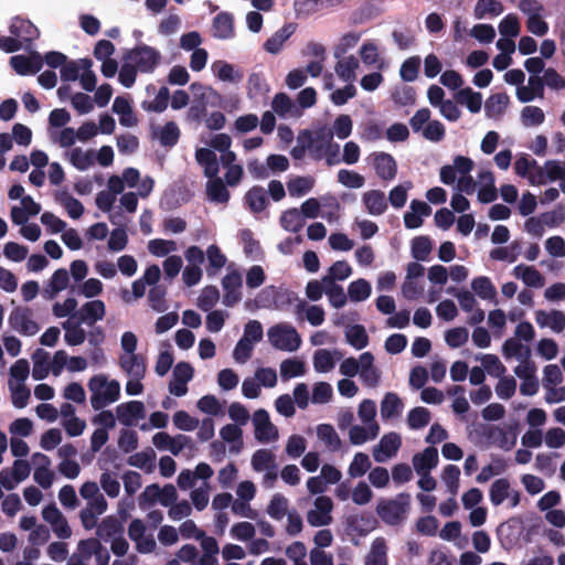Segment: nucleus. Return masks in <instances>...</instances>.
<instances>
[{"instance_id":"nucleus-1","label":"nucleus","mask_w":565,"mask_h":565,"mask_svg":"<svg viewBox=\"0 0 565 565\" xmlns=\"http://www.w3.org/2000/svg\"><path fill=\"white\" fill-rule=\"evenodd\" d=\"M87 386L92 393L90 404L95 411L116 402L120 396L119 382L116 380L108 381L105 374L92 376Z\"/></svg>"},{"instance_id":"nucleus-2","label":"nucleus","mask_w":565,"mask_h":565,"mask_svg":"<svg viewBox=\"0 0 565 565\" xmlns=\"http://www.w3.org/2000/svg\"><path fill=\"white\" fill-rule=\"evenodd\" d=\"M411 495L406 492L398 493L394 499H382L376 505V513L388 525H397L409 510Z\"/></svg>"},{"instance_id":"nucleus-3","label":"nucleus","mask_w":565,"mask_h":565,"mask_svg":"<svg viewBox=\"0 0 565 565\" xmlns=\"http://www.w3.org/2000/svg\"><path fill=\"white\" fill-rule=\"evenodd\" d=\"M122 58L131 62L141 73H152L160 63L161 54L152 46L140 44L126 51Z\"/></svg>"},{"instance_id":"nucleus-4","label":"nucleus","mask_w":565,"mask_h":565,"mask_svg":"<svg viewBox=\"0 0 565 565\" xmlns=\"http://www.w3.org/2000/svg\"><path fill=\"white\" fill-rule=\"evenodd\" d=\"M267 335L271 345L281 351L292 352L298 350L301 344V339L296 328L287 323L271 327Z\"/></svg>"},{"instance_id":"nucleus-5","label":"nucleus","mask_w":565,"mask_h":565,"mask_svg":"<svg viewBox=\"0 0 565 565\" xmlns=\"http://www.w3.org/2000/svg\"><path fill=\"white\" fill-rule=\"evenodd\" d=\"M32 309L29 307H15L9 315V326L21 335H34L40 326L32 319Z\"/></svg>"},{"instance_id":"nucleus-6","label":"nucleus","mask_w":565,"mask_h":565,"mask_svg":"<svg viewBox=\"0 0 565 565\" xmlns=\"http://www.w3.org/2000/svg\"><path fill=\"white\" fill-rule=\"evenodd\" d=\"M194 370L188 362H179L172 372V380L169 383V392L178 397L188 393V382L193 377Z\"/></svg>"},{"instance_id":"nucleus-7","label":"nucleus","mask_w":565,"mask_h":565,"mask_svg":"<svg viewBox=\"0 0 565 565\" xmlns=\"http://www.w3.org/2000/svg\"><path fill=\"white\" fill-rule=\"evenodd\" d=\"M253 424L255 426V438L260 443H267L278 438V430L270 422L267 411L260 408L253 415Z\"/></svg>"},{"instance_id":"nucleus-8","label":"nucleus","mask_w":565,"mask_h":565,"mask_svg":"<svg viewBox=\"0 0 565 565\" xmlns=\"http://www.w3.org/2000/svg\"><path fill=\"white\" fill-rule=\"evenodd\" d=\"M402 445L401 436L397 433L385 434L373 449V457L376 462H384L394 457Z\"/></svg>"},{"instance_id":"nucleus-9","label":"nucleus","mask_w":565,"mask_h":565,"mask_svg":"<svg viewBox=\"0 0 565 565\" xmlns=\"http://www.w3.org/2000/svg\"><path fill=\"white\" fill-rule=\"evenodd\" d=\"M10 65L19 75L36 74L43 67V57L38 52L29 56L14 55L10 58Z\"/></svg>"},{"instance_id":"nucleus-10","label":"nucleus","mask_w":565,"mask_h":565,"mask_svg":"<svg viewBox=\"0 0 565 565\" xmlns=\"http://www.w3.org/2000/svg\"><path fill=\"white\" fill-rule=\"evenodd\" d=\"M222 287L224 289L223 303L226 307H233L242 298L239 291L242 287V275L237 270L228 273L222 279Z\"/></svg>"},{"instance_id":"nucleus-11","label":"nucleus","mask_w":565,"mask_h":565,"mask_svg":"<svg viewBox=\"0 0 565 565\" xmlns=\"http://www.w3.org/2000/svg\"><path fill=\"white\" fill-rule=\"evenodd\" d=\"M484 436L491 444L504 450L512 449L516 443V433L512 427L505 429L499 426H489L484 431Z\"/></svg>"},{"instance_id":"nucleus-12","label":"nucleus","mask_w":565,"mask_h":565,"mask_svg":"<svg viewBox=\"0 0 565 565\" xmlns=\"http://www.w3.org/2000/svg\"><path fill=\"white\" fill-rule=\"evenodd\" d=\"M120 369L130 377H145L147 372L146 359L142 354H121L118 359Z\"/></svg>"},{"instance_id":"nucleus-13","label":"nucleus","mask_w":565,"mask_h":565,"mask_svg":"<svg viewBox=\"0 0 565 565\" xmlns=\"http://www.w3.org/2000/svg\"><path fill=\"white\" fill-rule=\"evenodd\" d=\"M118 420L125 426H132L135 420L142 419L146 415L145 405L140 401L122 403L116 408Z\"/></svg>"},{"instance_id":"nucleus-14","label":"nucleus","mask_w":565,"mask_h":565,"mask_svg":"<svg viewBox=\"0 0 565 565\" xmlns=\"http://www.w3.org/2000/svg\"><path fill=\"white\" fill-rule=\"evenodd\" d=\"M10 33L21 42L31 43L39 38V29L28 19L15 17L9 28Z\"/></svg>"},{"instance_id":"nucleus-15","label":"nucleus","mask_w":565,"mask_h":565,"mask_svg":"<svg viewBox=\"0 0 565 565\" xmlns=\"http://www.w3.org/2000/svg\"><path fill=\"white\" fill-rule=\"evenodd\" d=\"M106 308L102 300H92L82 306L74 317H77L78 323L94 324L105 317Z\"/></svg>"},{"instance_id":"nucleus-16","label":"nucleus","mask_w":565,"mask_h":565,"mask_svg":"<svg viewBox=\"0 0 565 565\" xmlns=\"http://www.w3.org/2000/svg\"><path fill=\"white\" fill-rule=\"evenodd\" d=\"M374 169L379 178L385 181L393 180L397 173V164L392 154L379 152L374 157Z\"/></svg>"},{"instance_id":"nucleus-17","label":"nucleus","mask_w":565,"mask_h":565,"mask_svg":"<svg viewBox=\"0 0 565 565\" xmlns=\"http://www.w3.org/2000/svg\"><path fill=\"white\" fill-rule=\"evenodd\" d=\"M195 160L201 167H203L204 175L209 178V180L218 178L220 163L213 150L199 148L195 151Z\"/></svg>"},{"instance_id":"nucleus-18","label":"nucleus","mask_w":565,"mask_h":565,"mask_svg":"<svg viewBox=\"0 0 565 565\" xmlns=\"http://www.w3.org/2000/svg\"><path fill=\"white\" fill-rule=\"evenodd\" d=\"M438 463V450L430 446L424 449L423 452L416 454L413 457V466L418 475H427Z\"/></svg>"},{"instance_id":"nucleus-19","label":"nucleus","mask_w":565,"mask_h":565,"mask_svg":"<svg viewBox=\"0 0 565 565\" xmlns=\"http://www.w3.org/2000/svg\"><path fill=\"white\" fill-rule=\"evenodd\" d=\"M535 320L540 327H550L557 333L565 329V313L559 310H552L550 312L539 310L535 313Z\"/></svg>"},{"instance_id":"nucleus-20","label":"nucleus","mask_w":565,"mask_h":565,"mask_svg":"<svg viewBox=\"0 0 565 565\" xmlns=\"http://www.w3.org/2000/svg\"><path fill=\"white\" fill-rule=\"evenodd\" d=\"M213 35L221 40H227L234 36V18L228 12H221L213 19Z\"/></svg>"},{"instance_id":"nucleus-21","label":"nucleus","mask_w":565,"mask_h":565,"mask_svg":"<svg viewBox=\"0 0 565 565\" xmlns=\"http://www.w3.org/2000/svg\"><path fill=\"white\" fill-rule=\"evenodd\" d=\"M513 274L516 278L522 279L527 287L541 288L545 284L544 276L533 266L520 264L514 267Z\"/></svg>"},{"instance_id":"nucleus-22","label":"nucleus","mask_w":565,"mask_h":565,"mask_svg":"<svg viewBox=\"0 0 565 565\" xmlns=\"http://www.w3.org/2000/svg\"><path fill=\"white\" fill-rule=\"evenodd\" d=\"M363 203L371 215H382L387 210V201L381 190H370L363 194Z\"/></svg>"},{"instance_id":"nucleus-23","label":"nucleus","mask_w":565,"mask_h":565,"mask_svg":"<svg viewBox=\"0 0 565 565\" xmlns=\"http://www.w3.org/2000/svg\"><path fill=\"white\" fill-rule=\"evenodd\" d=\"M294 32V24L289 23L284 25L266 40L264 43V49L271 54L279 53L284 43L291 36Z\"/></svg>"},{"instance_id":"nucleus-24","label":"nucleus","mask_w":565,"mask_h":565,"mask_svg":"<svg viewBox=\"0 0 565 565\" xmlns=\"http://www.w3.org/2000/svg\"><path fill=\"white\" fill-rule=\"evenodd\" d=\"M509 96L505 93L492 94L484 104L486 115L489 118H499L509 105Z\"/></svg>"},{"instance_id":"nucleus-25","label":"nucleus","mask_w":565,"mask_h":565,"mask_svg":"<svg viewBox=\"0 0 565 565\" xmlns=\"http://www.w3.org/2000/svg\"><path fill=\"white\" fill-rule=\"evenodd\" d=\"M402 409L403 402L396 393L388 392L384 395L381 403V416L384 420L399 416Z\"/></svg>"},{"instance_id":"nucleus-26","label":"nucleus","mask_w":565,"mask_h":565,"mask_svg":"<svg viewBox=\"0 0 565 565\" xmlns=\"http://www.w3.org/2000/svg\"><path fill=\"white\" fill-rule=\"evenodd\" d=\"M124 531L121 522L113 515L106 516L97 526L96 534L104 541L120 535Z\"/></svg>"},{"instance_id":"nucleus-27","label":"nucleus","mask_w":565,"mask_h":565,"mask_svg":"<svg viewBox=\"0 0 565 565\" xmlns=\"http://www.w3.org/2000/svg\"><path fill=\"white\" fill-rule=\"evenodd\" d=\"M245 203L248 205L252 212H263L267 206V195L264 188L254 185L245 194Z\"/></svg>"},{"instance_id":"nucleus-28","label":"nucleus","mask_w":565,"mask_h":565,"mask_svg":"<svg viewBox=\"0 0 565 565\" xmlns=\"http://www.w3.org/2000/svg\"><path fill=\"white\" fill-rule=\"evenodd\" d=\"M56 200L66 210L71 218L77 220L83 215L84 205L79 200L72 196L67 191L58 192L56 194Z\"/></svg>"},{"instance_id":"nucleus-29","label":"nucleus","mask_w":565,"mask_h":565,"mask_svg":"<svg viewBox=\"0 0 565 565\" xmlns=\"http://www.w3.org/2000/svg\"><path fill=\"white\" fill-rule=\"evenodd\" d=\"M458 104L466 105L472 114L479 113L482 106V95L470 87L460 89L456 95Z\"/></svg>"},{"instance_id":"nucleus-30","label":"nucleus","mask_w":565,"mask_h":565,"mask_svg":"<svg viewBox=\"0 0 565 565\" xmlns=\"http://www.w3.org/2000/svg\"><path fill=\"white\" fill-rule=\"evenodd\" d=\"M503 11V4L498 0H478L473 9V14L476 19L481 20L487 15H500Z\"/></svg>"},{"instance_id":"nucleus-31","label":"nucleus","mask_w":565,"mask_h":565,"mask_svg":"<svg viewBox=\"0 0 565 565\" xmlns=\"http://www.w3.org/2000/svg\"><path fill=\"white\" fill-rule=\"evenodd\" d=\"M317 434L319 439L323 441L331 451H338L341 448L342 441L332 425L320 424L317 427Z\"/></svg>"},{"instance_id":"nucleus-32","label":"nucleus","mask_w":565,"mask_h":565,"mask_svg":"<svg viewBox=\"0 0 565 565\" xmlns=\"http://www.w3.org/2000/svg\"><path fill=\"white\" fill-rule=\"evenodd\" d=\"M206 194L211 201L216 203H226L230 200V192L221 178L207 181Z\"/></svg>"},{"instance_id":"nucleus-33","label":"nucleus","mask_w":565,"mask_h":565,"mask_svg":"<svg viewBox=\"0 0 565 565\" xmlns=\"http://www.w3.org/2000/svg\"><path fill=\"white\" fill-rule=\"evenodd\" d=\"M510 481L507 478L497 479L490 487L489 497L490 501L494 507H498L509 498L510 494Z\"/></svg>"},{"instance_id":"nucleus-34","label":"nucleus","mask_w":565,"mask_h":565,"mask_svg":"<svg viewBox=\"0 0 565 565\" xmlns=\"http://www.w3.org/2000/svg\"><path fill=\"white\" fill-rule=\"evenodd\" d=\"M280 225L288 232L298 233L305 226V221L299 210L292 207L281 214Z\"/></svg>"},{"instance_id":"nucleus-35","label":"nucleus","mask_w":565,"mask_h":565,"mask_svg":"<svg viewBox=\"0 0 565 565\" xmlns=\"http://www.w3.org/2000/svg\"><path fill=\"white\" fill-rule=\"evenodd\" d=\"M252 467L257 472L277 469L274 454L268 449L256 450L252 457Z\"/></svg>"},{"instance_id":"nucleus-36","label":"nucleus","mask_w":565,"mask_h":565,"mask_svg":"<svg viewBox=\"0 0 565 565\" xmlns=\"http://www.w3.org/2000/svg\"><path fill=\"white\" fill-rule=\"evenodd\" d=\"M365 565H387L384 539L377 537L373 541L371 551L365 557Z\"/></svg>"},{"instance_id":"nucleus-37","label":"nucleus","mask_w":565,"mask_h":565,"mask_svg":"<svg viewBox=\"0 0 565 565\" xmlns=\"http://www.w3.org/2000/svg\"><path fill=\"white\" fill-rule=\"evenodd\" d=\"M50 369L49 353L38 349L33 354V379L36 381L45 379L49 375Z\"/></svg>"},{"instance_id":"nucleus-38","label":"nucleus","mask_w":565,"mask_h":565,"mask_svg":"<svg viewBox=\"0 0 565 565\" xmlns=\"http://www.w3.org/2000/svg\"><path fill=\"white\" fill-rule=\"evenodd\" d=\"M315 185V179L311 177H296L287 182V189L290 196L299 198L303 196Z\"/></svg>"},{"instance_id":"nucleus-39","label":"nucleus","mask_w":565,"mask_h":565,"mask_svg":"<svg viewBox=\"0 0 565 565\" xmlns=\"http://www.w3.org/2000/svg\"><path fill=\"white\" fill-rule=\"evenodd\" d=\"M209 266L206 268L209 276H214L226 264V257L215 244H212L206 249Z\"/></svg>"},{"instance_id":"nucleus-40","label":"nucleus","mask_w":565,"mask_h":565,"mask_svg":"<svg viewBox=\"0 0 565 565\" xmlns=\"http://www.w3.org/2000/svg\"><path fill=\"white\" fill-rule=\"evenodd\" d=\"M169 99H170V92H169L168 87L162 86L159 89L154 99L151 102H148V100L142 102L141 107L146 111L163 113L169 105Z\"/></svg>"},{"instance_id":"nucleus-41","label":"nucleus","mask_w":565,"mask_h":565,"mask_svg":"<svg viewBox=\"0 0 565 565\" xmlns=\"http://www.w3.org/2000/svg\"><path fill=\"white\" fill-rule=\"evenodd\" d=\"M347 341L356 350H362L369 344V335L361 324H354L345 332Z\"/></svg>"},{"instance_id":"nucleus-42","label":"nucleus","mask_w":565,"mask_h":565,"mask_svg":"<svg viewBox=\"0 0 565 565\" xmlns=\"http://www.w3.org/2000/svg\"><path fill=\"white\" fill-rule=\"evenodd\" d=\"M269 92L267 84L262 73H252L247 81V93L250 98L264 96Z\"/></svg>"},{"instance_id":"nucleus-43","label":"nucleus","mask_w":565,"mask_h":565,"mask_svg":"<svg viewBox=\"0 0 565 565\" xmlns=\"http://www.w3.org/2000/svg\"><path fill=\"white\" fill-rule=\"evenodd\" d=\"M472 290L484 300H491L495 297V287L491 282L490 278L480 276L471 281Z\"/></svg>"},{"instance_id":"nucleus-44","label":"nucleus","mask_w":565,"mask_h":565,"mask_svg":"<svg viewBox=\"0 0 565 565\" xmlns=\"http://www.w3.org/2000/svg\"><path fill=\"white\" fill-rule=\"evenodd\" d=\"M370 457L364 452H356L351 461L348 473L351 478L364 476L371 469Z\"/></svg>"},{"instance_id":"nucleus-45","label":"nucleus","mask_w":565,"mask_h":565,"mask_svg":"<svg viewBox=\"0 0 565 565\" xmlns=\"http://www.w3.org/2000/svg\"><path fill=\"white\" fill-rule=\"evenodd\" d=\"M431 248L433 244L428 236H417L412 241V256L416 260H427Z\"/></svg>"},{"instance_id":"nucleus-46","label":"nucleus","mask_w":565,"mask_h":565,"mask_svg":"<svg viewBox=\"0 0 565 565\" xmlns=\"http://www.w3.org/2000/svg\"><path fill=\"white\" fill-rule=\"evenodd\" d=\"M156 454L152 449L148 451H140L131 455L127 462L129 466L146 469L148 472L152 471L154 467Z\"/></svg>"},{"instance_id":"nucleus-47","label":"nucleus","mask_w":565,"mask_h":565,"mask_svg":"<svg viewBox=\"0 0 565 565\" xmlns=\"http://www.w3.org/2000/svg\"><path fill=\"white\" fill-rule=\"evenodd\" d=\"M158 138L163 147L175 146L180 138L179 127L174 121L166 122V125L160 129Z\"/></svg>"},{"instance_id":"nucleus-48","label":"nucleus","mask_w":565,"mask_h":565,"mask_svg":"<svg viewBox=\"0 0 565 565\" xmlns=\"http://www.w3.org/2000/svg\"><path fill=\"white\" fill-rule=\"evenodd\" d=\"M371 285L367 280L360 278L352 281L348 287V296L352 301H363L371 295Z\"/></svg>"},{"instance_id":"nucleus-49","label":"nucleus","mask_w":565,"mask_h":565,"mask_svg":"<svg viewBox=\"0 0 565 565\" xmlns=\"http://www.w3.org/2000/svg\"><path fill=\"white\" fill-rule=\"evenodd\" d=\"M359 67L358 60L351 55L344 60H341L335 65V72L338 76L345 81L350 82L353 81L355 77V70Z\"/></svg>"},{"instance_id":"nucleus-50","label":"nucleus","mask_w":565,"mask_h":565,"mask_svg":"<svg viewBox=\"0 0 565 565\" xmlns=\"http://www.w3.org/2000/svg\"><path fill=\"white\" fill-rule=\"evenodd\" d=\"M305 372V363L297 359H286L280 364V375L284 380L301 376Z\"/></svg>"},{"instance_id":"nucleus-51","label":"nucleus","mask_w":565,"mask_h":565,"mask_svg":"<svg viewBox=\"0 0 565 565\" xmlns=\"http://www.w3.org/2000/svg\"><path fill=\"white\" fill-rule=\"evenodd\" d=\"M481 179L487 180L488 183L481 186L478 191V200L481 203H491L497 200L498 193L494 186V178L491 172H484L480 175Z\"/></svg>"},{"instance_id":"nucleus-52","label":"nucleus","mask_w":565,"mask_h":565,"mask_svg":"<svg viewBox=\"0 0 565 565\" xmlns=\"http://www.w3.org/2000/svg\"><path fill=\"white\" fill-rule=\"evenodd\" d=\"M70 160L76 169L84 171L94 164L95 157L92 150L83 151L81 148H74Z\"/></svg>"},{"instance_id":"nucleus-53","label":"nucleus","mask_w":565,"mask_h":565,"mask_svg":"<svg viewBox=\"0 0 565 565\" xmlns=\"http://www.w3.org/2000/svg\"><path fill=\"white\" fill-rule=\"evenodd\" d=\"M287 498H285L281 493L274 494L267 507V513L269 516L279 521L287 514Z\"/></svg>"},{"instance_id":"nucleus-54","label":"nucleus","mask_w":565,"mask_h":565,"mask_svg":"<svg viewBox=\"0 0 565 565\" xmlns=\"http://www.w3.org/2000/svg\"><path fill=\"white\" fill-rule=\"evenodd\" d=\"M81 323L72 324L70 321L63 323L65 330L64 339L68 345H79L86 339V332L79 327Z\"/></svg>"},{"instance_id":"nucleus-55","label":"nucleus","mask_w":565,"mask_h":565,"mask_svg":"<svg viewBox=\"0 0 565 565\" xmlns=\"http://www.w3.org/2000/svg\"><path fill=\"white\" fill-rule=\"evenodd\" d=\"M430 422V412L425 407H415L409 411L407 424L412 429H420Z\"/></svg>"},{"instance_id":"nucleus-56","label":"nucleus","mask_w":565,"mask_h":565,"mask_svg":"<svg viewBox=\"0 0 565 565\" xmlns=\"http://www.w3.org/2000/svg\"><path fill=\"white\" fill-rule=\"evenodd\" d=\"M420 63V57L417 55L405 60L399 70L402 79L405 82H414L418 77Z\"/></svg>"},{"instance_id":"nucleus-57","label":"nucleus","mask_w":565,"mask_h":565,"mask_svg":"<svg viewBox=\"0 0 565 565\" xmlns=\"http://www.w3.org/2000/svg\"><path fill=\"white\" fill-rule=\"evenodd\" d=\"M167 289L163 286H153L148 294L150 307L157 312H163L168 306L166 303Z\"/></svg>"},{"instance_id":"nucleus-58","label":"nucleus","mask_w":565,"mask_h":565,"mask_svg":"<svg viewBox=\"0 0 565 565\" xmlns=\"http://www.w3.org/2000/svg\"><path fill=\"white\" fill-rule=\"evenodd\" d=\"M334 360L330 351L320 349L315 352L313 367L319 373H327L334 367Z\"/></svg>"},{"instance_id":"nucleus-59","label":"nucleus","mask_w":565,"mask_h":565,"mask_svg":"<svg viewBox=\"0 0 565 565\" xmlns=\"http://www.w3.org/2000/svg\"><path fill=\"white\" fill-rule=\"evenodd\" d=\"M215 75L224 82H238L242 78L241 74H236L232 64L225 61H216L212 65Z\"/></svg>"},{"instance_id":"nucleus-60","label":"nucleus","mask_w":565,"mask_h":565,"mask_svg":"<svg viewBox=\"0 0 565 565\" xmlns=\"http://www.w3.org/2000/svg\"><path fill=\"white\" fill-rule=\"evenodd\" d=\"M521 25L516 14L505 15L499 23V32L507 38H515L520 34Z\"/></svg>"},{"instance_id":"nucleus-61","label":"nucleus","mask_w":565,"mask_h":565,"mask_svg":"<svg viewBox=\"0 0 565 565\" xmlns=\"http://www.w3.org/2000/svg\"><path fill=\"white\" fill-rule=\"evenodd\" d=\"M79 63L84 70L83 74L78 77L81 85L85 90L93 92L97 82L95 73L90 70L93 62L90 58H81Z\"/></svg>"},{"instance_id":"nucleus-62","label":"nucleus","mask_w":565,"mask_h":565,"mask_svg":"<svg viewBox=\"0 0 565 565\" xmlns=\"http://www.w3.org/2000/svg\"><path fill=\"white\" fill-rule=\"evenodd\" d=\"M521 119L524 126H539L544 122V111L537 106H525L521 111Z\"/></svg>"},{"instance_id":"nucleus-63","label":"nucleus","mask_w":565,"mask_h":565,"mask_svg":"<svg viewBox=\"0 0 565 565\" xmlns=\"http://www.w3.org/2000/svg\"><path fill=\"white\" fill-rule=\"evenodd\" d=\"M220 299V291L215 286H206L199 299L198 305L203 311L211 310Z\"/></svg>"},{"instance_id":"nucleus-64","label":"nucleus","mask_w":565,"mask_h":565,"mask_svg":"<svg viewBox=\"0 0 565 565\" xmlns=\"http://www.w3.org/2000/svg\"><path fill=\"white\" fill-rule=\"evenodd\" d=\"M338 181L347 188L359 189L364 185L365 179L355 171L341 169L338 172Z\"/></svg>"}]
</instances>
